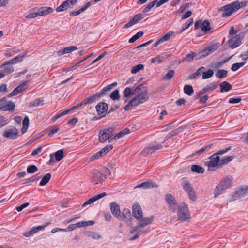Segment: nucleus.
Wrapping results in <instances>:
<instances>
[{"label": "nucleus", "mask_w": 248, "mask_h": 248, "mask_svg": "<svg viewBox=\"0 0 248 248\" xmlns=\"http://www.w3.org/2000/svg\"><path fill=\"white\" fill-rule=\"evenodd\" d=\"M245 2H239L235 1L232 3L226 4L218 9V12H222L221 16L227 17L230 16L235 12L238 10L242 7L246 5Z\"/></svg>", "instance_id": "f257e3e1"}, {"label": "nucleus", "mask_w": 248, "mask_h": 248, "mask_svg": "<svg viewBox=\"0 0 248 248\" xmlns=\"http://www.w3.org/2000/svg\"><path fill=\"white\" fill-rule=\"evenodd\" d=\"M139 93L136 95L125 107L126 111L132 109L133 107L137 106L146 101L148 99L147 93L146 91L139 92Z\"/></svg>", "instance_id": "f03ea898"}, {"label": "nucleus", "mask_w": 248, "mask_h": 248, "mask_svg": "<svg viewBox=\"0 0 248 248\" xmlns=\"http://www.w3.org/2000/svg\"><path fill=\"white\" fill-rule=\"evenodd\" d=\"M115 127H110L105 128L100 131L99 134V140L100 142L104 143L108 140L109 143L113 142L114 140L113 134Z\"/></svg>", "instance_id": "7ed1b4c3"}, {"label": "nucleus", "mask_w": 248, "mask_h": 248, "mask_svg": "<svg viewBox=\"0 0 248 248\" xmlns=\"http://www.w3.org/2000/svg\"><path fill=\"white\" fill-rule=\"evenodd\" d=\"M177 217L179 220L183 222L191 218L190 213L186 204L182 203L178 205Z\"/></svg>", "instance_id": "20e7f679"}, {"label": "nucleus", "mask_w": 248, "mask_h": 248, "mask_svg": "<svg viewBox=\"0 0 248 248\" xmlns=\"http://www.w3.org/2000/svg\"><path fill=\"white\" fill-rule=\"evenodd\" d=\"M109 174V170L107 169L105 170L103 172L95 170L93 173L91 177L92 182L95 184L101 183L107 178V175Z\"/></svg>", "instance_id": "39448f33"}, {"label": "nucleus", "mask_w": 248, "mask_h": 248, "mask_svg": "<svg viewBox=\"0 0 248 248\" xmlns=\"http://www.w3.org/2000/svg\"><path fill=\"white\" fill-rule=\"evenodd\" d=\"M210 161L205 162L209 171H213L220 167V157L214 153L210 158Z\"/></svg>", "instance_id": "423d86ee"}, {"label": "nucleus", "mask_w": 248, "mask_h": 248, "mask_svg": "<svg viewBox=\"0 0 248 248\" xmlns=\"http://www.w3.org/2000/svg\"><path fill=\"white\" fill-rule=\"evenodd\" d=\"M144 228L142 225L141 224L134 227L130 231V233L134 234V235L130 238V240L131 241H134L138 239L140 235L148 233L149 232V229L144 230Z\"/></svg>", "instance_id": "0eeeda50"}, {"label": "nucleus", "mask_w": 248, "mask_h": 248, "mask_svg": "<svg viewBox=\"0 0 248 248\" xmlns=\"http://www.w3.org/2000/svg\"><path fill=\"white\" fill-rule=\"evenodd\" d=\"M162 145L161 144L156 142H153L150 143L148 147L144 149L141 154L143 156H146L148 155L152 154L155 152L156 150L161 149Z\"/></svg>", "instance_id": "6e6552de"}, {"label": "nucleus", "mask_w": 248, "mask_h": 248, "mask_svg": "<svg viewBox=\"0 0 248 248\" xmlns=\"http://www.w3.org/2000/svg\"><path fill=\"white\" fill-rule=\"evenodd\" d=\"M165 199L168 204L169 210L171 212H175L178 206L175 197L170 194H167Z\"/></svg>", "instance_id": "1a4fd4ad"}, {"label": "nucleus", "mask_w": 248, "mask_h": 248, "mask_svg": "<svg viewBox=\"0 0 248 248\" xmlns=\"http://www.w3.org/2000/svg\"><path fill=\"white\" fill-rule=\"evenodd\" d=\"M3 136L11 139H16L18 135V131L16 127H13L3 132Z\"/></svg>", "instance_id": "9d476101"}, {"label": "nucleus", "mask_w": 248, "mask_h": 248, "mask_svg": "<svg viewBox=\"0 0 248 248\" xmlns=\"http://www.w3.org/2000/svg\"><path fill=\"white\" fill-rule=\"evenodd\" d=\"M142 88L141 85H140L137 86L133 91L132 93L131 89L129 87L126 88L124 91V100L125 102L127 101L126 98L130 96L131 95H134L136 94V93H139V91H140L141 88Z\"/></svg>", "instance_id": "9b49d317"}, {"label": "nucleus", "mask_w": 248, "mask_h": 248, "mask_svg": "<svg viewBox=\"0 0 248 248\" xmlns=\"http://www.w3.org/2000/svg\"><path fill=\"white\" fill-rule=\"evenodd\" d=\"M110 210L113 215L117 218L122 219L121 216V211L118 204L115 202H111L110 204Z\"/></svg>", "instance_id": "f8f14e48"}, {"label": "nucleus", "mask_w": 248, "mask_h": 248, "mask_svg": "<svg viewBox=\"0 0 248 248\" xmlns=\"http://www.w3.org/2000/svg\"><path fill=\"white\" fill-rule=\"evenodd\" d=\"M133 215L135 218L140 219L142 217V212L140 206L138 203L133 205Z\"/></svg>", "instance_id": "ddd939ff"}, {"label": "nucleus", "mask_w": 248, "mask_h": 248, "mask_svg": "<svg viewBox=\"0 0 248 248\" xmlns=\"http://www.w3.org/2000/svg\"><path fill=\"white\" fill-rule=\"evenodd\" d=\"M96 109L99 115L104 116L108 109V105L105 103L100 102L96 106Z\"/></svg>", "instance_id": "4468645a"}, {"label": "nucleus", "mask_w": 248, "mask_h": 248, "mask_svg": "<svg viewBox=\"0 0 248 248\" xmlns=\"http://www.w3.org/2000/svg\"><path fill=\"white\" fill-rule=\"evenodd\" d=\"M232 181V177H227L221 179L219 185L226 190V189L231 187Z\"/></svg>", "instance_id": "2eb2a0df"}, {"label": "nucleus", "mask_w": 248, "mask_h": 248, "mask_svg": "<svg viewBox=\"0 0 248 248\" xmlns=\"http://www.w3.org/2000/svg\"><path fill=\"white\" fill-rule=\"evenodd\" d=\"M143 18V15L139 13L134 16L133 19L124 25V28H128L138 23Z\"/></svg>", "instance_id": "dca6fc26"}, {"label": "nucleus", "mask_w": 248, "mask_h": 248, "mask_svg": "<svg viewBox=\"0 0 248 248\" xmlns=\"http://www.w3.org/2000/svg\"><path fill=\"white\" fill-rule=\"evenodd\" d=\"M157 187V186L155 184V183H154L151 180H149L139 184L135 188H142L145 189Z\"/></svg>", "instance_id": "f3484780"}, {"label": "nucleus", "mask_w": 248, "mask_h": 248, "mask_svg": "<svg viewBox=\"0 0 248 248\" xmlns=\"http://www.w3.org/2000/svg\"><path fill=\"white\" fill-rule=\"evenodd\" d=\"M27 52L26 51L23 54H19L15 58L7 61L5 62V64H16L18 62H21L23 60V58L27 55Z\"/></svg>", "instance_id": "a211bd4d"}, {"label": "nucleus", "mask_w": 248, "mask_h": 248, "mask_svg": "<svg viewBox=\"0 0 248 248\" xmlns=\"http://www.w3.org/2000/svg\"><path fill=\"white\" fill-rule=\"evenodd\" d=\"M100 98L99 94L96 93L92 96L85 98L83 101V104L84 105L92 104L98 101Z\"/></svg>", "instance_id": "6ab92c4d"}, {"label": "nucleus", "mask_w": 248, "mask_h": 248, "mask_svg": "<svg viewBox=\"0 0 248 248\" xmlns=\"http://www.w3.org/2000/svg\"><path fill=\"white\" fill-rule=\"evenodd\" d=\"M181 185L186 192L193 189L190 183L186 178H183L181 180Z\"/></svg>", "instance_id": "aec40b11"}, {"label": "nucleus", "mask_w": 248, "mask_h": 248, "mask_svg": "<svg viewBox=\"0 0 248 248\" xmlns=\"http://www.w3.org/2000/svg\"><path fill=\"white\" fill-rule=\"evenodd\" d=\"M248 193V187L246 186L244 187H242L240 188L238 191H236L234 193V199L236 200L237 198H241L245 195H246Z\"/></svg>", "instance_id": "412c9836"}, {"label": "nucleus", "mask_w": 248, "mask_h": 248, "mask_svg": "<svg viewBox=\"0 0 248 248\" xmlns=\"http://www.w3.org/2000/svg\"><path fill=\"white\" fill-rule=\"evenodd\" d=\"M230 47L234 48L238 46L241 43L239 38L237 37H234L228 41Z\"/></svg>", "instance_id": "4be33fe9"}, {"label": "nucleus", "mask_w": 248, "mask_h": 248, "mask_svg": "<svg viewBox=\"0 0 248 248\" xmlns=\"http://www.w3.org/2000/svg\"><path fill=\"white\" fill-rule=\"evenodd\" d=\"M40 16H46L53 12V9L50 7H42L38 8Z\"/></svg>", "instance_id": "5701e85b"}, {"label": "nucleus", "mask_w": 248, "mask_h": 248, "mask_svg": "<svg viewBox=\"0 0 248 248\" xmlns=\"http://www.w3.org/2000/svg\"><path fill=\"white\" fill-rule=\"evenodd\" d=\"M0 68L5 75L14 71L13 66L11 65L10 64H5V62L0 66Z\"/></svg>", "instance_id": "b1692460"}, {"label": "nucleus", "mask_w": 248, "mask_h": 248, "mask_svg": "<svg viewBox=\"0 0 248 248\" xmlns=\"http://www.w3.org/2000/svg\"><path fill=\"white\" fill-rule=\"evenodd\" d=\"M78 49V47L76 46H70L68 47H66L62 50H60L57 51V54L58 56H62L64 54L69 53L73 51L74 50H76Z\"/></svg>", "instance_id": "393cba45"}, {"label": "nucleus", "mask_w": 248, "mask_h": 248, "mask_svg": "<svg viewBox=\"0 0 248 248\" xmlns=\"http://www.w3.org/2000/svg\"><path fill=\"white\" fill-rule=\"evenodd\" d=\"M38 8H34L29 11L28 14L26 16L25 18L27 19H31L39 16Z\"/></svg>", "instance_id": "a878e982"}, {"label": "nucleus", "mask_w": 248, "mask_h": 248, "mask_svg": "<svg viewBox=\"0 0 248 248\" xmlns=\"http://www.w3.org/2000/svg\"><path fill=\"white\" fill-rule=\"evenodd\" d=\"M219 85L221 92H228L232 89L231 85L226 81L221 82Z\"/></svg>", "instance_id": "bb28decb"}, {"label": "nucleus", "mask_w": 248, "mask_h": 248, "mask_svg": "<svg viewBox=\"0 0 248 248\" xmlns=\"http://www.w3.org/2000/svg\"><path fill=\"white\" fill-rule=\"evenodd\" d=\"M226 190L220 186L219 184L216 186L214 191V195L215 198H217L219 195L225 192Z\"/></svg>", "instance_id": "cd10ccee"}, {"label": "nucleus", "mask_w": 248, "mask_h": 248, "mask_svg": "<svg viewBox=\"0 0 248 248\" xmlns=\"http://www.w3.org/2000/svg\"><path fill=\"white\" fill-rule=\"evenodd\" d=\"M123 216L122 217V218L123 217V219L126 222H128V221H129L131 217V215L130 211L128 209H124L123 210Z\"/></svg>", "instance_id": "c85d7f7f"}, {"label": "nucleus", "mask_w": 248, "mask_h": 248, "mask_svg": "<svg viewBox=\"0 0 248 248\" xmlns=\"http://www.w3.org/2000/svg\"><path fill=\"white\" fill-rule=\"evenodd\" d=\"M212 145V144L207 145L205 147L202 148L199 150L196 151V152H195L194 153H193L192 154V156H193L196 155H202L205 152L208 151L211 147Z\"/></svg>", "instance_id": "c756f323"}, {"label": "nucleus", "mask_w": 248, "mask_h": 248, "mask_svg": "<svg viewBox=\"0 0 248 248\" xmlns=\"http://www.w3.org/2000/svg\"><path fill=\"white\" fill-rule=\"evenodd\" d=\"M197 56V54L194 52H191L190 54L186 55L185 57L183 58L182 59V62H190L192 61L193 59Z\"/></svg>", "instance_id": "7c9ffc66"}, {"label": "nucleus", "mask_w": 248, "mask_h": 248, "mask_svg": "<svg viewBox=\"0 0 248 248\" xmlns=\"http://www.w3.org/2000/svg\"><path fill=\"white\" fill-rule=\"evenodd\" d=\"M51 177V175L50 173H47L46 175H45L42 180H41L39 185L40 186H43L46 185L50 180Z\"/></svg>", "instance_id": "2f4dec72"}, {"label": "nucleus", "mask_w": 248, "mask_h": 248, "mask_svg": "<svg viewBox=\"0 0 248 248\" xmlns=\"http://www.w3.org/2000/svg\"><path fill=\"white\" fill-rule=\"evenodd\" d=\"M191 170L197 173H203L204 169L199 165H193L191 166Z\"/></svg>", "instance_id": "473e14b6"}, {"label": "nucleus", "mask_w": 248, "mask_h": 248, "mask_svg": "<svg viewBox=\"0 0 248 248\" xmlns=\"http://www.w3.org/2000/svg\"><path fill=\"white\" fill-rule=\"evenodd\" d=\"M153 220V217L151 216L150 217H144L141 219L140 221V224L142 225V226L144 227L148 225L151 223Z\"/></svg>", "instance_id": "72a5a7b5"}, {"label": "nucleus", "mask_w": 248, "mask_h": 248, "mask_svg": "<svg viewBox=\"0 0 248 248\" xmlns=\"http://www.w3.org/2000/svg\"><path fill=\"white\" fill-rule=\"evenodd\" d=\"M86 235L93 239H99L101 238V236L98 233L92 231L87 232Z\"/></svg>", "instance_id": "f704fd0d"}, {"label": "nucleus", "mask_w": 248, "mask_h": 248, "mask_svg": "<svg viewBox=\"0 0 248 248\" xmlns=\"http://www.w3.org/2000/svg\"><path fill=\"white\" fill-rule=\"evenodd\" d=\"M184 92L185 94L190 96L193 93L194 90L191 85H186L184 87Z\"/></svg>", "instance_id": "c9c22d12"}, {"label": "nucleus", "mask_w": 248, "mask_h": 248, "mask_svg": "<svg viewBox=\"0 0 248 248\" xmlns=\"http://www.w3.org/2000/svg\"><path fill=\"white\" fill-rule=\"evenodd\" d=\"M174 33V32L172 31H170L169 32L166 33L164 35L160 38V40L162 43L169 40L171 36H172Z\"/></svg>", "instance_id": "e433bc0d"}, {"label": "nucleus", "mask_w": 248, "mask_h": 248, "mask_svg": "<svg viewBox=\"0 0 248 248\" xmlns=\"http://www.w3.org/2000/svg\"><path fill=\"white\" fill-rule=\"evenodd\" d=\"M201 29L202 31L205 32L209 31L211 29L209 21L204 20L202 22Z\"/></svg>", "instance_id": "4c0bfd02"}, {"label": "nucleus", "mask_w": 248, "mask_h": 248, "mask_svg": "<svg viewBox=\"0 0 248 248\" xmlns=\"http://www.w3.org/2000/svg\"><path fill=\"white\" fill-rule=\"evenodd\" d=\"M217 87V85L213 82L203 88V92L206 93L215 89Z\"/></svg>", "instance_id": "58836bf2"}, {"label": "nucleus", "mask_w": 248, "mask_h": 248, "mask_svg": "<svg viewBox=\"0 0 248 248\" xmlns=\"http://www.w3.org/2000/svg\"><path fill=\"white\" fill-rule=\"evenodd\" d=\"M68 8H70V7H69L68 4L65 0L63 2H62L61 5H60L59 7L57 8L56 11L58 12H62L66 10Z\"/></svg>", "instance_id": "ea45409f"}, {"label": "nucleus", "mask_w": 248, "mask_h": 248, "mask_svg": "<svg viewBox=\"0 0 248 248\" xmlns=\"http://www.w3.org/2000/svg\"><path fill=\"white\" fill-rule=\"evenodd\" d=\"M63 151L59 150L55 153V159L57 161H61L63 157Z\"/></svg>", "instance_id": "a19ab883"}, {"label": "nucleus", "mask_w": 248, "mask_h": 248, "mask_svg": "<svg viewBox=\"0 0 248 248\" xmlns=\"http://www.w3.org/2000/svg\"><path fill=\"white\" fill-rule=\"evenodd\" d=\"M164 58L160 55H157L155 58H153L151 60V62L153 63L159 64L161 63Z\"/></svg>", "instance_id": "79ce46f5"}, {"label": "nucleus", "mask_w": 248, "mask_h": 248, "mask_svg": "<svg viewBox=\"0 0 248 248\" xmlns=\"http://www.w3.org/2000/svg\"><path fill=\"white\" fill-rule=\"evenodd\" d=\"M144 34V32L143 31H139L135 35L133 36L129 40V43H133L137 39L142 36Z\"/></svg>", "instance_id": "37998d69"}, {"label": "nucleus", "mask_w": 248, "mask_h": 248, "mask_svg": "<svg viewBox=\"0 0 248 248\" xmlns=\"http://www.w3.org/2000/svg\"><path fill=\"white\" fill-rule=\"evenodd\" d=\"M157 1V0H154V1L150 3L143 9V10H142V12L143 13H146L149 12L155 4L156 5Z\"/></svg>", "instance_id": "c03bdc74"}, {"label": "nucleus", "mask_w": 248, "mask_h": 248, "mask_svg": "<svg viewBox=\"0 0 248 248\" xmlns=\"http://www.w3.org/2000/svg\"><path fill=\"white\" fill-rule=\"evenodd\" d=\"M228 74V71L224 69L219 70L216 73V76L218 78H225L227 76Z\"/></svg>", "instance_id": "a18cd8bd"}, {"label": "nucleus", "mask_w": 248, "mask_h": 248, "mask_svg": "<svg viewBox=\"0 0 248 248\" xmlns=\"http://www.w3.org/2000/svg\"><path fill=\"white\" fill-rule=\"evenodd\" d=\"M214 74V71L212 69H209L208 71L203 72L202 78L206 79L212 77Z\"/></svg>", "instance_id": "49530a36"}, {"label": "nucleus", "mask_w": 248, "mask_h": 248, "mask_svg": "<svg viewBox=\"0 0 248 248\" xmlns=\"http://www.w3.org/2000/svg\"><path fill=\"white\" fill-rule=\"evenodd\" d=\"M245 62L235 63L232 65L231 69L233 71H236L238 69L243 66L245 64Z\"/></svg>", "instance_id": "de8ad7c7"}, {"label": "nucleus", "mask_w": 248, "mask_h": 248, "mask_svg": "<svg viewBox=\"0 0 248 248\" xmlns=\"http://www.w3.org/2000/svg\"><path fill=\"white\" fill-rule=\"evenodd\" d=\"M180 128H178L175 130L172 131L169 133L167 135L166 137V138L164 140V141L166 140H168L170 138H171L172 137L174 136L175 135H177L178 134V133L180 132Z\"/></svg>", "instance_id": "09e8293b"}, {"label": "nucleus", "mask_w": 248, "mask_h": 248, "mask_svg": "<svg viewBox=\"0 0 248 248\" xmlns=\"http://www.w3.org/2000/svg\"><path fill=\"white\" fill-rule=\"evenodd\" d=\"M233 159V157L232 156H228L222 159H220V167H222L223 165L227 164Z\"/></svg>", "instance_id": "8fccbe9b"}, {"label": "nucleus", "mask_w": 248, "mask_h": 248, "mask_svg": "<svg viewBox=\"0 0 248 248\" xmlns=\"http://www.w3.org/2000/svg\"><path fill=\"white\" fill-rule=\"evenodd\" d=\"M144 68V65L142 64H139L133 66L131 70L132 74H135Z\"/></svg>", "instance_id": "3c124183"}, {"label": "nucleus", "mask_w": 248, "mask_h": 248, "mask_svg": "<svg viewBox=\"0 0 248 248\" xmlns=\"http://www.w3.org/2000/svg\"><path fill=\"white\" fill-rule=\"evenodd\" d=\"M208 49H207V48H206L203 49L202 51L199 52L198 54V57L196 58V59L203 58L208 56V55L210 54V53L208 52Z\"/></svg>", "instance_id": "603ef678"}, {"label": "nucleus", "mask_w": 248, "mask_h": 248, "mask_svg": "<svg viewBox=\"0 0 248 248\" xmlns=\"http://www.w3.org/2000/svg\"><path fill=\"white\" fill-rule=\"evenodd\" d=\"M38 170L37 167L34 165H29L27 169V172L28 173H34Z\"/></svg>", "instance_id": "864d4df0"}, {"label": "nucleus", "mask_w": 248, "mask_h": 248, "mask_svg": "<svg viewBox=\"0 0 248 248\" xmlns=\"http://www.w3.org/2000/svg\"><path fill=\"white\" fill-rule=\"evenodd\" d=\"M175 72L173 70H169L163 77L164 80H170L174 76Z\"/></svg>", "instance_id": "5fc2aeb1"}, {"label": "nucleus", "mask_w": 248, "mask_h": 248, "mask_svg": "<svg viewBox=\"0 0 248 248\" xmlns=\"http://www.w3.org/2000/svg\"><path fill=\"white\" fill-rule=\"evenodd\" d=\"M188 195L189 198L192 200V201H195L197 200V197L196 195L195 191L193 189L191 190H189L188 192H186Z\"/></svg>", "instance_id": "6e6d98bb"}, {"label": "nucleus", "mask_w": 248, "mask_h": 248, "mask_svg": "<svg viewBox=\"0 0 248 248\" xmlns=\"http://www.w3.org/2000/svg\"><path fill=\"white\" fill-rule=\"evenodd\" d=\"M5 110H9V111H13L14 110L15 108V104L13 102H9L6 103V105L5 106Z\"/></svg>", "instance_id": "4d7b16f0"}, {"label": "nucleus", "mask_w": 248, "mask_h": 248, "mask_svg": "<svg viewBox=\"0 0 248 248\" xmlns=\"http://www.w3.org/2000/svg\"><path fill=\"white\" fill-rule=\"evenodd\" d=\"M113 148V146L112 145H108L106 146L104 148L100 150V152H101V154L103 155L106 154L107 153H108L109 151H110Z\"/></svg>", "instance_id": "13d9d810"}, {"label": "nucleus", "mask_w": 248, "mask_h": 248, "mask_svg": "<svg viewBox=\"0 0 248 248\" xmlns=\"http://www.w3.org/2000/svg\"><path fill=\"white\" fill-rule=\"evenodd\" d=\"M110 98L114 100L119 98V92L118 90H114L110 94Z\"/></svg>", "instance_id": "bf43d9fd"}, {"label": "nucleus", "mask_w": 248, "mask_h": 248, "mask_svg": "<svg viewBox=\"0 0 248 248\" xmlns=\"http://www.w3.org/2000/svg\"><path fill=\"white\" fill-rule=\"evenodd\" d=\"M7 100L6 97H3L0 99V109L2 110H5V106L6 105Z\"/></svg>", "instance_id": "052dcab7"}, {"label": "nucleus", "mask_w": 248, "mask_h": 248, "mask_svg": "<svg viewBox=\"0 0 248 248\" xmlns=\"http://www.w3.org/2000/svg\"><path fill=\"white\" fill-rule=\"evenodd\" d=\"M110 92L109 88L106 86L104 87L100 92L97 93L99 94V96L101 98L102 96L105 95L107 92Z\"/></svg>", "instance_id": "680f3d73"}, {"label": "nucleus", "mask_w": 248, "mask_h": 248, "mask_svg": "<svg viewBox=\"0 0 248 248\" xmlns=\"http://www.w3.org/2000/svg\"><path fill=\"white\" fill-rule=\"evenodd\" d=\"M76 228V226L75 224H70L65 229H59V230L62 231H64V232H67V231H73L74 229H75Z\"/></svg>", "instance_id": "e2e57ef3"}, {"label": "nucleus", "mask_w": 248, "mask_h": 248, "mask_svg": "<svg viewBox=\"0 0 248 248\" xmlns=\"http://www.w3.org/2000/svg\"><path fill=\"white\" fill-rule=\"evenodd\" d=\"M219 45L218 44H214L211 46H209L207 47V49H208V52L209 53H212L215 50H216L217 48L218 47Z\"/></svg>", "instance_id": "0e129e2a"}, {"label": "nucleus", "mask_w": 248, "mask_h": 248, "mask_svg": "<svg viewBox=\"0 0 248 248\" xmlns=\"http://www.w3.org/2000/svg\"><path fill=\"white\" fill-rule=\"evenodd\" d=\"M231 149V147L229 146V147L226 148L225 149H223L218 151L217 152L215 153V155H217L218 156V155H221L222 154H224L227 153L228 151H230Z\"/></svg>", "instance_id": "69168bd1"}, {"label": "nucleus", "mask_w": 248, "mask_h": 248, "mask_svg": "<svg viewBox=\"0 0 248 248\" xmlns=\"http://www.w3.org/2000/svg\"><path fill=\"white\" fill-rule=\"evenodd\" d=\"M27 81H25L22 83V84L18 86H17L16 89L19 90L20 93L22 92V91L24 90L26 87L27 86Z\"/></svg>", "instance_id": "338daca9"}, {"label": "nucleus", "mask_w": 248, "mask_h": 248, "mask_svg": "<svg viewBox=\"0 0 248 248\" xmlns=\"http://www.w3.org/2000/svg\"><path fill=\"white\" fill-rule=\"evenodd\" d=\"M82 12H83V11L82 10L81 8H80L79 10L72 11L70 12L69 13V15L71 16H75L79 15Z\"/></svg>", "instance_id": "774afa93"}]
</instances>
